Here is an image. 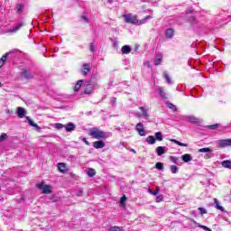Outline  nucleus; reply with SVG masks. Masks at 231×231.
Here are the masks:
<instances>
[{"label": "nucleus", "instance_id": "1", "mask_svg": "<svg viewBox=\"0 0 231 231\" xmlns=\"http://www.w3.org/2000/svg\"><path fill=\"white\" fill-rule=\"evenodd\" d=\"M88 134L94 140H104V138H106V132H104L97 127L90 128Z\"/></svg>", "mask_w": 231, "mask_h": 231}, {"label": "nucleus", "instance_id": "2", "mask_svg": "<svg viewBox=\"0 0 231 231\" xmlns=\"http://www.w3.org/2000/svg\"><path fill=\"white\" fill-rule=\"evenodd\" d=\"M125 22L128 24H143V22L138 23V18L136 15H132L131 14H127L123 15Z\"/></svg>", "mask_w": 231, "mask_h": 231}, {"label": "nucleus", "instance_id": "3", "mask_svg": "<svg viewBox=\"0 0 231 231\" xmlns=\"http://www.w3.org/2000/svg\"><path fill=\"white\" fill-rule=\"evenodd\" d=\"M36 187L42 190V194H51V185L46 184L44 180L36 184Z\"/></svg>", "mask_w": 231, "mask_h": 231}, {"label": "nucleus", "instance_id": "4", "mask_svg": "<svg viewBox=\"0 0 231 231\" xmlns=\"http://www.w3.org/2000/svg\"><path fill=\"white\" fill-rule=\"evenodd\" d=\"M135 131H137L140 136H145V129H143V124L138 123L135 126Z\"/></svg>", "mask_w": 231, "mask_h": 231}, {"label": "nucleus", "instance_id": "5", "mask_svg": "<svg viewBox=\"0 0 231 231\" xmlns=\"http://www.w3.org/2000/svg\"><path fill=\"white\" fill-rule=\"evenodd\" d=\"M24 26L23 23H16L13 28L9 29L10 33H15L16 32H19L21 28Z\"/></svg>", "mask_w": 231, "mask_h": 231}, {"label": "nucleus", "instance_id": "6", "mask_svg": "<svg viewBox=\"0 0 231 231\" xmlns=\"http://www.w3.org/2000/svg\"><path fill=\"white\" fill-rule=\"evenodd\" d=\"M94 149H104L106 147V143L101 139L93 143Z\"/></svg>", "mask_w": 231, "mask_h": 231}, {"label": "nucleus", "instance_id": "7", "mask_svg": "<svg viewBox=\"0 0 231 231\" xmlns=\"http://www.w3.org/2000/svg\"><path fill=\"white\" fill-rule=\"evenodd\" d=\"M22 79H33V75L29 70H23L21 73Z\"/></svg>", "mask_w": 231, "mask_h": 231}, {"label": "nucleus", "instance_id": "8", "mask_svg": "<svg viewBox=\"0 0 231 231\" xmlns=\"http://www.w3.org/2000/svg\"><path fill=\"white\" fill-rule=\"evenodd\" d=\"M76 129V125L73 123H69L65 125V131H67V133H71L72 131H75Z\"/></svg>", "mask_w": 231, "mask_h": 231}, {"label": "nucleus", "instance_id": "9", "mask_svg": "<svg viewBox=\"0 0 231 231\" xmlns=\"http://www.w3.org/2000/svg\"><path fill=\"white\" fill-rule=\"evenodd\" d=\"M218 146L223 149L225 147H229L228 146V140L227 139H222L218 141Z\"/></svg>", "mask_w": 231, "mask_h": 231}, {"label": "nucleus", "instance_id": "10", "mask_svg": "<svg viewBox=\"0 0 231 231\" xmlns=\"http://www.w3.org/2000/svg\"><path fill=\"white\" fill-rule=\"evenodd\" d=\"M181 160L185 163H189V162H192V155H190L189 153H185L184 155L181 156Z\"/></svg>", "mask_w": 231, "mask_h": 231}, {"label": "nucleus", "instance_id": "11", "mask_svg": "<svg viewBox=\"0 0 231 231\" xmlns=\"http://www.w3.org/2000/svg\"><path fill=\"white\" fill-rule=\"evenodd\" d=\"M214 203H215V208H217V210L225 212V208L223 206L219 205V200H217V199H214Z\"/></svg>", "mask_w": 231, "mask_h": 231}, {"label": "nucleus", "instance_id": "12", "mask_svg": "<svg viewBox=\"0 0 231 231\" xmlns=\"http://www.w3.org/2000/svg\"><path fill=\"white\" fill-rule=\"evenodd\" d=\"M121 51L124 55H128V53H131V46L124 45L121 49Z\"/></svg>", "mask_w": 231, "mask_h": 231}, {"label": "nucleus", "instance_id": "13", "mask_svg": "<svg viewBox=\"0 0 231 231\" xmlns=\"http://www.w3.org/2000/svg\"><path fill=\"white\" fill-rule=\"evenodd\" d=\"M146 142L149 145H154V143H156V137H154V135H149L146 138Z\"/></svg>", "mask_w": 231, "mask_h": 231}, {"label": "nucleus", "instance_id": "14", "mask_svg": "<svg viewBox=\"0 0 231 231\" xmlns=\"http://www.w3.org/2000/svg\"><path fill=\"white\" fill-rule=\"evenodd\" d=\"M165 36L167 37V39H172V37H174V29H168L165 32Z\"/></svg>", "mask_w": 231, "mask_h": 231}, {"label": "nucleus", "instance_id": "15", "mask_svg": "<svg viewBox=\"0 0 231 231\" xmlns=\"http://www.w3.org/2000/svg\"><path fill=\"white\" fill-rule=\"evenodd\" d=\"M163 77L168 84H170L171 86V84H174V81H172V79H171V76H169V72L164 71Z\"/></svg>", "mask_w": 231, "mask_h": 231}, {"label": "nucleus", "instance_id": "16", "mask_svg": "<svg viewBox=\"0 0 231 231\" xmlns=\"http://www.w3.org/2000/svg\"><path fill=\"white\" fill-rule=\"evenodd\" d=\"M17 113H18L19 118H24V116L26 115V111L22 106L18 107Z\"/></svg>", "mask_w": 231, "mask_h": 231}, {"label": "nucleus", "instance_id": "17", "mask_svg": "<svg viewBox=\"0 0 231 231\" xmlns=\"http://www.w3.org/2000/svg\"><path fill=\"white\" fill-rule=\"evenodd\" d=\"M163 59V56H162V54H156L155 56V66H160V64H162V60Z\"/></svg>", "mask_w": 231, "mask_h": 231}, {"label": "nucleus", "instance_id": "18", "mask_svg": "<svg viewBox=\"0 0 231 231\" xmlns=\"http://www.w3.org/2000/svg\"><path fill=\"white\" fill-rule=\"evenodd\" d=\"M170 142H171V143H176V145H180V147H188L187 143H181L176 139H171Z\"/></svg>", "mask_w": 231, "mask_h": 231}, {"label": "nucleus", "instance_id": "19", "mask_svg": "<svg viewBox=\"0 0 231 231\" xmlns=\"http://www.w3.org/2000/svg\"><path fill=\"white\" fill-rule=\"evenodd\" d=\"M8 55H10V53L6 52L4 56H2V58L0 59V68H3V66H5V62H6V59H8Z\"/></svg>", "mask_w": 231, "mask_h": 231}, {"label": "nucleus", "instance_id": "20", "mask_svg": "<svg viewBox=\"0 0 231 231\" xmlns=\"http://www.w3.org/2000/svg\"><path fill=\"white\" fill-rule=\"evenodd\" d=\"M187 119L189 120V122H190L191 124H199V118L196 117V116H189L187 117Z\"/></svg>", "mask_w": 231, "mask_h": 231}, {"label": "nucleus", "instance_id": "21", "mask_svg": "<svg viewBox=\"0 0 231 231\" xmlns=\"http://www.w3.org/2000/svg\"><path fill=\"white\" fill-rule=\"evenodd\" d=\"M58 170L60 171V172H62V174H64V172H66V163L64 162L58 163Z\"/></svg>", "mask_w": 231, "mask_h": 231}, {"label": "nucleus", "instance_id": "22", "mask_svg": "<svg viewBox=\"0 0 231 231\" xmlns=\"http://www.w3.org/2000/svg\"><path fill=\"white\" fill-rule=\"evenodd\" d=\"M28 120V124L29 125H31L32 127H36V129H38V131H41V126H39L37 124L33 123V120L30 119V117H26Z\"/></svg>", "mask_w": 231, "mask_h": 231}, {"label": "nucleus", "instance_id": "23", "mask_svg": "<svg viewBox=\"0 0 231 231\" xmlns=\"http://www.w3.org/2000/svg\"><path fill=\"white\" fill-rule=\"evenodd\" d=\"M156 152L158 156H162V154H165V147L159 146L156 148Z\"/></svg>", "mask_w": 231, "mask_h": 231}, {"label": "nucleus", "instance_id": "24", "mask_svg": "<svg viewBox=\"0 0 231 231\" xmlns=\"http://www.w3.org/2000/svg\"><path fill=\"white\" fill-rule=\"evenodd\" d=\"M125 201H127V196L123 195L120 199V205L121 207H123L124 208H125V207H127V205L125 204Z\"/></svg>", "mask_w": 231, "mask_h": 231}, {"label": "nucleus", "instance_id": "25", "mask_svg": "<svg viewBox=\"0 0 231 231\" xmlns=\"http://www.w3.org/2000/svg\"><path fill=\"white\" fill-rule=\"evenodd\" d=\"M83 69L84 70H82V73L85 76L88 75V73H89V71H91V69H89V64H88V63L83 65Z\"/></svg>", "mask_w": 231, "mask_h": 231}, {"label": "nucleus", "instance_id": "26", "mask_svg": "<svg viewBox=\"0 0 231 231\" xmlns=\"http://www.w3.org/2000/svg\"><path fill=\"white\" fill-rule=\"evenodd\" d=\"M222 167H224V169H231V161L230 160L223 161Z\"/></svg>", "mask_w": 231, "mask_h": 231}, {"label": "nucleus", "instance_id": "27", "mask_svg": "<svg viewBox=\"0 0 231 231\" xmlns=\"http://www.w3.org/2000/svg\"><path fill=\"white\" fill-rule=\"evenodd\" d=\"M16 9H17V14H20V15H21V14H23V12L24 11V5L23 4H18L17 5H16Z\"/></svg>", "mask_w": 231, "mask_h": 231}, {"label": "nucleus", "instance_id": "28", "mask_svg": "<svg viewBox=\"0 0 231 231\" xmlns=\"http://www.w3.org/2000/svg\"><path fill=\"white\" fill-rule=\"evenodd\" d=\"M88 176H89L90 178H93V176H95V174H97V171H95V169L93 168H89L87 171Z\"/></svg>", "mask_w": 231, "mask_h": 231}, {"label": "nucleus", "instance_id": "29", "mask_svg": "<svg viewBox=\"0 0 231 231\" xmlns=\"http://www.w3.org/2000/svg\"><path fill=\"white\" fill-rule=\"evenodd\" d=\"M159 95H161L162 98H169V94L163 91V88H159Z\"/></svg>", "mask_w": 231, "mask_h": 231}, {"label": "nucleus", "instance_id": "30", "mask_svg": "<svg viewBox=\"0 0 231 231\" xmlns=\"http://www.w3.org/2000/svg\"><path fill=\"white\" fill-rule=\"evenodd\" d=\"M155 138L158 142H163V135L162 134V132L155 133Z\"/></svg>", "mask_w": 231, "mask_h": 231}, {"label": "nucleus", "instance_id": "31", "mask_svg": "<svg viewBox=\"0 0 231 231\" xmlns=\"http://www.w3.org/2000/svg\"><path fill=\"white\" fill-rule=\"evenodd\" d=\"M140 109L143 111V116H146V118H149V112L145 109V107L141 106Z\"/></svg>", "mask_w": 231, "mask_h": 231}, {"label": "nucleus", "instance_id": "32", "mask_svg": "<svg viewBox=\"0 0 231 231\" xmlns=\"http://www.w3.org/2000/svg\"><path fill=\"white\" fill-rule=\"evenodd\" d=\"M94 91L95 90L93 89V88H86L84 93L85 95H91V93H93Z\"/></svg>", "mask_w": 231, "mask_h": 231}, {"label": "nucleus", "instance_id": "33", "mask_svg": "<svg viewBox=\"0 0 231 231\" xmlns=\"http://www.w3.org/2000/svg\"><path fill=\"white\" fill-rule=\"evenodd\" d=\"M199 152H212V149H210V148H200V149H199Z\"/></svg>", "mask_w": 231, "mask_h": 231}, {"label": "nucleus", "instance_id": "34", "mask_svg": "<svg viewBox=\"0 0 231 231\" xmlns=\"http://www.w3.org/2000/svg\"><path fill=\"white\" fill-rule=\"evenodd\" d=\"M155 167H156V169H158V171H163V163L162 162H156Z\"/></svg>", "mask_w": 231, "mask_h": 231}, {"label": "nucleus", "instance_id": "35", "mask_svg": "<svg viewBox=\"0 0 231 231\" xmlns=\"http://www.w3.org/2000/svg\"><path fill=\"white\" fill-rule=\"evenodd\" d=\"M171 171L172 174H176V172H178V166L172 165L171 167Z\"/></svg>", "mask_w": 231, "mask_h": 231}, {"label": "nucleus", "instance_id": "36", "mask_svg": "<svg viewBox=\"0 0 231 231\" xmlns=\"http://www.w3.org/2000/svg\"><path fill=\"white\" fill-rule=\"evenodd\" d=\"M6 138H8V135L5 133H3L0 135V142H5V140H6Z\"/></svg>", "mask_w": 231, "mask_h": 231}, {"label": "nucleus", "instance_id": "37", "mask_svg": "<svg viewBox=\"0 0 231 231\" xmlns=\"http://www.w3.org/2000/svg\"><path fill=\"white\" fill-rule=\"evenodd\" d=\"M82 84H84V79H79L77 83L75 88H82Z\"/></svg>", "mask_w": 231, "mask_h": 231}, {"label": "nucleus", "instance_id": "38", "mask_svg": "<svg viewBox=\"0 0 231 231\" xmlns=\"http://www.w3.org/2000/svg\"><path fill=\"white\" fill-rule=\"evenodd\" d=\"M217 127H219V125H218V124L208 125V129H212V130H216V129H217Z\"/></svg>", "mask_w": 231, "mask_h": 231}, {"label": "nucleus", "instance_id": "39", "mask_svg": "<svg viewBox=\"0 0 231 231\" xmlns=\"http://www.w3.org/2000/svg\"><path fill=\"white\" fill-rule=\"evenodd\" d=\"M170 160H171V162H172V163H177L179 158L176 157V156H171V157H170Z\"/></svg>", "mask_w": 231, "mask_h": 231}, {"label": "nucleus", "instance_id": "40", "mask_svg": "<svg viewBox=\"0 0 231 231\" xmlns=\"http://www.w3.org/2000/svg\"><path fill=\"white\" fill-rule=\"evenodd\" d=\"M151 192V194H152L153 196H156L157 194H158V192H160V187H157L156 189H155V190H152V191H150Z\"/></svg>", "mask_w": 231, "mask_h": 231}, {"label": "nucleus", "instance_id": "41", "mask_svg": "<svg viewBox=\"0 0 231 231\" xmlns=\"http://www.w3.org/2000/svg\"><path fill=\"white\" fill-rule=\"evenodd\" d=\"M72 92H70V95H77L79 93V88H70Z\"/></svg>", "mask_w": 231, "mask_h": 231}, {"label": "nucleus", "instance_id": "42", "mask_svg": "<svg viewBox=\"0 0 231 231\" xmlns=\"http://www.w3.org/2000/svg\"><path fill=\"white\" fill-rule=\"evenodd\" d=\"M167 106L170 109L176 111V106H174L172 103H168Z\"/></svg>", "mask_w": 231, "mask_h": 231}, {"label": "nucleus", "instance_id": "43", "mask_svg": "<svg viewBox=\"0 0 231 231\" xmlns=\"http://www.w3.org/2000/svg\"><path fill=\"white\" fill-rule=\"evenodd\" d=\"M189 23H191V24H196V23H198V21H196V18L194 16H190Z\"/></svg>", "mask_w": 231, "mask_h": 231}, {"label": "nucleus", "instance_id": "44", "mask_svg": "<svg viewBox=\"0 0 231 231\" xmlns=\"http://www.w3.org/2000/svg\"><path fill=\"white\" fill-rule=\"evenodd\" d=\"M56 129H63L64 128V125L60 124V123H57L55 125Z\"/></svg>", "mask_w": 231, "mask_h": 231}, {"label": "nucleus", "instance_id": "45", "mask_svg": "<svg viewBox=\"0 0 231 231\" xmlns=\"http://www.w3.org/2000/svg\"><path fill=\"white\" fill-rule=\"evenodd\" d=\"M199 210L201 216H203L204 214H207V209H205L203 208H199Z\"/></svg>", "mask_w": 231, "mask_h": 231}, {"label": "nucleus", "instance_id": "46", "mask_svg": "<svg viewBox=\"0 0 231 231\" xmlns=\"http://www.w3.org/2000/svg\"><path fill=\"white\" fill-rule=\"evenodd\" d=\"M89 50L92 51V53H95V45L93 43H90Z\"/></svg>", "mask_w": 231, "mask_h": 231}, {"label": "nucleus", "instance_id": "47", "mask_svg": "<svg viewBox=\"0 0 231 231\" xmlns=\"http://www.w3.org/2000/svg\"><path fill=\"white\" fill-rule=\"evenodd\" d=\"M82 21H85V23H89V19H88V16L82 15L81 16Z\"/></svg>", "mask_w": 231, "mask_h": 231}, {"label": "nucleus", "instance_id": "48", "mask_svg": "<svg viewBox=\"0 0 231 231\" xmlns=\"http://www.w3.org/2000/svg\"><path fill=\"white\" fill-rule=\"evenodd\" d=\"M83 142H84V143H85L86 145H88V146L91 145V143H89V141H88L86 137L83 138Z\"/></svg>", "mask_w": 231, "mask_h": 231}, {"label": "nucleus", "instance_id": "49", "mask_svg": "<svg viewBox=\"0 0 231 231\" xmlns=\"http://www.w3.org/2000/svg\"><path fill=\"white\" fill-rule=\"evenodd\" d=\"M198 226H199V228H203V230H205V231L208 228L207 226H203V225H199Z\"/></svg>", "mask_w": 231, "mask_h": 231}, {"label": "nucleus", "instance_id": "50", "mask_svg": "<svg viewBox=\"0 0 231 231\" xmlns=\"http://www.w3.org/2000/svg\"><path fill=\"white\" fill-rule=\"evenodd\" d=\"M148 19H151V15L145 16V18L143 21H147Z\"/></svg>", "mask_w": 231, "mask_h": 231}, {"label": "nucleus", "instance_id": "51", "mask_svg": "<svg viewBox=\"0 0 231 231\" xmlns=\"http://www.w3.org/2000/svg\"><path fill=\"white\" fill-rule=\"evenodd\" d=\"M227 144L229 147H231V139H227Z\"/></svg>", "mask_w": 231, "mask_h": 231}, {"label": "nucleus", "instance_id": "52", "mask_svg": "<svg viewBox=\"0 0 231 231\" xmlns=\"http://www.w3.org/2000/svg\"><path fill=\"white\" fill-rule=\"evenodd\" d=\"M157 199H159V201H162V199H163V197L158 196V197H157Z\"/></svg>", "mask_w": 231, "mask_h": 231}, {"label": "nucleus", "instance_id": "53", "mask_svg": "<svg viewBox=\"0 0 231 231\" xmlns=\"http://www.w3.org/2000/svg\"><path fill=\"white\" fill-rule=\"evenodd\" d=\"M132 152H134V154H136V150L132 149Z\"/></svg>", "mask_w": 231, "mask_h": 231}, {"label": "nucleus", "instance_id": "54", "mask_svg": "<svg viewBox=\"0 0 231 231\" xmlns=\"http://www.w3.org/2000/svg\"><path fill=\"white\" fill-rule=\"evenodd\" d=\"M206 231H212V229L206 227Z\"/></svg>", "mask_w": 231, "mask_h": 231}, {"label": "nucleus", "instance_id": "55", "mask_svg": "<svg viewBox=\"0 0 231 231\" xmlns=\"http://www.w3.org/2000/svg\"><path fill=\"white\" fill-rule=\"evenodd\" d=\"M108 3L111 5V3H113V0H108Z\"/></svg>", "mask_w": 231, "mask_h": 231}]
</instances>
